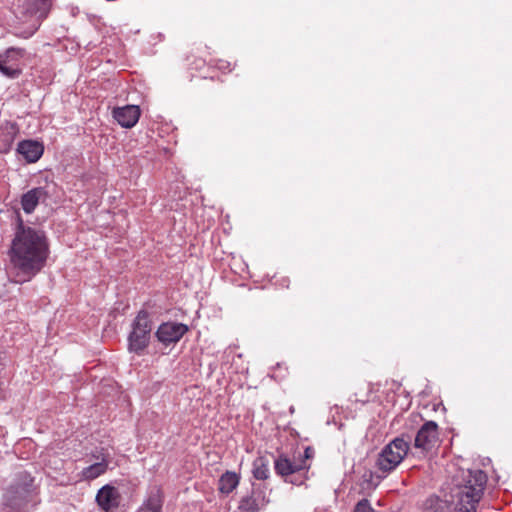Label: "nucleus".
<instances>
[{
  "mask_svg": "<svg viewBox=\"0 0 512 512\" xmlns=\"http://www.w3.org/2000/svg\"><path fill=\"white\" fill-rule=\"evenodd\" d=\"M49 244L44 231L25 226L21 219L10 249V260L16 271L14 282L30 281L44 267Z\"/></svg>",
  "mask_w": 512,
  "mask_h": 512,
  "instance_id": "obj_1",
  "label": "nucleus"
},
{
  "mask_svg": "<svg viewBox=\"0 0 512 512\" xmlns=\"http://www.w3.org/2000/svg\"><path fill=\"white\" fill-rule=\"evenodd\" d=\"M454 482L455 512H475L487 482L486 474L481 470H461Z\"/></svg>",
  "mask_w": 512,
  "mask_h": 512,
  "instance_id": "obj_2",
  "label": "nucleus"
},
{
  "mask_svg": "<svg viewBox=\"0 0 512 512\" xmlns=\"http://www.w3.org/2000/svg\"><path fill=\"white\" fill-rule=\"evenodd\" d=\"M52 0H23L16 9V17L22 23L28 24L24 37L32 36L40 27L41 22L48 16Z\"/></svg>",
  "mask_w": 512,
  "mask_h": 512,
  "instance_id": "obj_3",
  "label": "nucleus"
},
{
  "mask_svg": "<svg viewBox=\"0 0 512 512\" xmlns=\"http://www.w3.org/2000/svg\"><path fill=\"white\" fill-rule=\"evenodd\" d=\"M152 322L147 311L141 310L132 323V331L128 336L130 352L141 354L149 345Z\"/></svg>",
  "mask_w": 512,
  "mask_h": 512,
  "instance_id": "obj_4",
  "label": "nucleus"
},
{
  "mask_svg": "<svg viewBox=\"0 0 512 512\" xmlns=\"http://www.w3.org/2000/svg\"><path fill=\"white\" fill-rule=\"evenodd\" d=\"M409 450V443L403 437H397L388 443L377 459V467L383 473L393 471L404 459Z\"/></svg>",
  "mask_w": 512,
  "mask_h": 512,
  "instance_id": "obj_5",
  "label": "nucleus"
},
{
  "mask_svg": "<svg viewBox=\"0 0 512 512\" xmlns=\"http://www.w3.org/2000/svg\"><path fill=\"white\" fill-rule=\"evenodd\" d=\"M20 480V483L11 486L4 495L6 505L19 510L26 508L34 493L33 478L29 474L21 473Z\"/></svg>",
  "mask_w": 512,
  "mask_h": 512,
  "instance_id": "obj_6",
  "label": "nucleus"
},
{
  "mask_svg": "<svg viewBox=\"0 0 512 512\" xmlns=\"http://www.w3.org/2000/svg\"><path fill=\"white\" fill-rule=\"evenodd\" d=\"M274 467L277 474L285 477V481L295 485L304 483L305 477L300 476V473L307 469L305 460H302L300 464H296L287 457L280 456L275 460Z\"/></svg>",
  "mask_w": 512,
  "mask_h": 512,
  "instance_id": "obj_7",
  "label": "nucleus"
},
{
  "mask_svg": "<svg viewBox=\"0 0 512 512\" xmlns=\"http://www.w3.org/2000/svg\"><path fill=\"white\" fill-rule=\"evenodd\" d=\"M438 441V426L434 421H428L423 424L417 432L414 440V448L425 455L436 447Z\"/></svg>",
  "mask_w": 512,
  "mask_h": 512,
  "instance_id": "obj_8",
  "label": "nucleus"
},
{
  "mask_svg": "<svg viewBox=\"0 0 512 512\" xmlns=\"http://www.w3.org/2000/svg\"><path fill=\"white\" fill-rule=\"evenodd\" d=\"M21 58L20 49L8 48L0 54V72L9 78H17L21 73Z\"/></svg>",
  "mask_w": 512,
  "mask_h": 512,
  "instance_id": "obj_9",
  "label": "nucleus"
},
{
  "mask_svg": "<svg viewBox=\"0 0 512 512\" xmlns=\"http://www.w3.org/2000/svg\"><path fill=\"white\" fill-rule=\"evenodd\" d=\"M188 331V327L182 323L166 322L162 323L157 331L156 337L164 345L178 342Z\"/></svg>",
  "mask_w": 512,
  "mask_h": 512,
  "instance_id": "obj_10",
  "label": "nucleus"
},
{
  "mask_svg": "<svg viewBox=\"0 0 512 512\" xmlns=\"http://www.w3.org/2000/svg\"><path fill=\"white\" fill-rule=\"evenodd\" d=\"M95 462L81 471V479L91 481L99 476L105 474L109 468L110 456L109 453L100 452L99 454H92Z\"/></svg>",
  "mask_w": 512,
  "mask_h": 512,
  "instance_id": "obj_11",
  "label": "nucleus"
},
{
  "mask_svg": "<svg viewBox=\"0 0 512 512\" xmlns=\"http://www.w3.org/2000/svg\"><path fill=\"white\" fill-rule=\"evenodd\" d=\"M114 119L124 128H132L140 117V109L136 105H126L113 110Z\"/></svg>",
  "mask_w": 512,
  "mask_h": 512,
  "instance_id": "obj_12",
  "label": "nucleus"
},
{
  "mask_svg": "<svg viewBox=\"0 0 512 512\" xmlns=\"http://www.w3.org/2000/svg\"><path fill=\"white\" fill-rule=\"evenodd\" d=\"M96 501L103 510L109 512L118 506L119 493L115 487L105 485L98 491Z\"/></svg>",
  "mask_w": 512,
  "mask_h": 512,
  "instance_id": "obj_13",
  "label": "nucleus"
},
{
  "mask_svg": "<svg viewBox=\"0 0 512 512\" xmlns=\"http://www.w3.org/2000/svg\"><path fill=\"white\" fill-rule=\"evenodd\" d=\"M17 151L28 163H34L42 156L44 147L37 141L23 140L18 144Z\"/></svg>",
  "mask_w": 512,
  "mask_h": 512,
  "instance_id": "obj_14",
  "label": "nucleus"
},
{
  "mask_svg": "<svg viewBox=\"0 0 512 512\" xmlns=\"http://www.w3.org/2000/svg\"><path fill=\"white\" fill-rule=\"evenodd\" d=\"M164 502L163 492L159 487L149 490L146 499L137 512H161Z\"/></svg>",
  "mask_w": 512,
  "mask_h": 512,
  "instance_id": "obj_15",
  "label": "nucleus"
},
{
  "mask_svg": "<svg viewBox=\"0 0 512 512\" xmlns=\"http://www.w3.org/2000/svg\"><path fill=\"white\" fill-rule=\"evenodd\" d=\"M46 198V192L42 187H37L24 193L21 197V206L25 213H32L39 202Z\"/></svg>",
  "mask_w": 512,
  "mask_h": 512,
  "instance_id": "obj_16",
  "label": "nucleus"
},
{
  "mask_svg": "<svg viewBox=\"0 0 512 512\" xmlns=\"http://www.w3.org/2000/svg\"><path fill=\"white\" fill-rule=\"evenodd\" d=\"M265 497L253 490L250 495L244 496L239 502V512H258L265 504Z\"/></svg>",
  "mask_w": 512,
  "mask_h": 512,
  "instance_id": "obj_17",
  "label": "nucleus"
},
{
  "mask_svg": "<svg viewBox=\"0 0 512 512\" xmlns=\"http://www.w3.org/2000/svg\"><path fill=\"white\" fill-rule=\"evenodd\" d=\"M240 476L233 471H226L218 481V490L222 494H230L239 485Z\"/></svg>",
  "mask_w": 512,
  "mask_h": 512,
  "instance_id": "obj_18",
  "label": "nucleus"
},
{
  "mask_svg": "<svg viewBox=\"0 0 512 512\" xmlns=\"http://www.w3.org/2000/svg\"><path fill=\"white\" fill-rule=\"evenodd\" d=\"M253 476L258 480H266L269 477V463L265 457H258L253 462Z\"/></svg>",
  "mask_w": 512,
  "mask_h": 512,
  "instance_id": "obj_19",
  "label": "nucleus"
},
{
  "mask_svg": "<svg viewBox=\"0 0 512 512\" xmlns=\"http://www.w3.org/2000/svg\"><path fill=\"white\" fill-rule=\"evenodd\" d=\"M426 512H450L451 507L447 500L438 497H430L425 503Z\"/></svg>",
  "mask_w": 512,
  "mask_h": 512,
  "instance_id": "obj_20",
  "label": "nucleus"
},
{
  "mask_svg": "<svg viewBox=\"0 0 512 512\" xmlns=\"http://www.w3.org/2000/svg\"><path fill=\"white\" fill-rule=\"evenodd\" d=\"M354 512H374L368 500L363 499L359 501L354 509Z\"/></svg>",
  "mask_w": 512,
  "mask_h": 512,
  "instance_id": "obj_21",
  "label": "nucleus"
},
{
  "mask_svg": "<svg viewBox=\"0 0 512 512\" xmlns=\"http://www.w3.org/2000/svg\"><path fill=\"white\" fill-rule=\"evenodd\" d=\"M308 452H309V449H306V450H305L306 457H309V456H310V453H308Z\"/></svg>",
  "mask_w": 512,
  "mask_h": 512,
  "instance_id": "obj_22",
  "label": "nucleus"
},
{
  "mask_svg": "<svg viewBox=\"0 0 512 512\" xmlns=\"http://www.w3.org/2000/svg\"><path fill=\"white\" fill-rule=\"evenodd\" d=\"M308 452H309V449H306V450H305L306 457H309V456H310V453H308Z\"/></svg>",
  "mask_w": 512,
  "mask_h": 512,
  "instance_id": "obj_23",
  "label": "nucleus"
}]
</instances>
